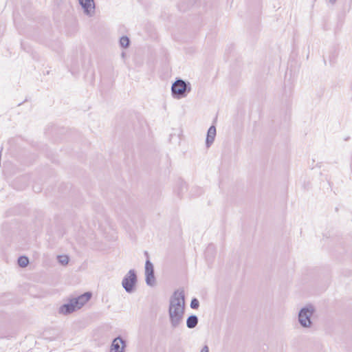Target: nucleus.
I'll list each match as a JSON object with an SVG mask.
<instances>
[{"instance_id": "nucleus-8", "label": "nucleus", "mask_w": 352, "mask_h": 352, "mask_svg": "<svg viewBox=\"0 0 352 352\" xmlns=\"http://www.w3.org/2000/svg\"><path fill=\"white\" fill-rule=\"evenodd\" d=\"M125 342L120 337L116 338L111 344L110 352H123Z\"/></svg>"}, {"instance_id": "nucleus-10", "label": "nucleus", "mask_w": 352, "mask_h": 352, "mask_svg": "<svg viewBox=\"0 0 352 352\" xmlns=\"http://www.w3.org/2000/svg\"><path fill=\"white\" fill-rule=\"evenodd\" d=\"M74 311L76 310L74 307V305L72 304L70 300L69 302L61 305L59 308V313L64 315L69 314L74 312Z\"/></svg>"}, {"instance_id": "nucleus-15", "label": "nucleus", "mask_w": 352, "mask_h": 352, "mask_svg": "<svg viewBox=\"0 0 352 352\" xmlns=\"http://www.w3.org/2000/svg\"><path fill=\"white\" fill-rule=\"evenodd\" d=\"M199 306V300L194 298L192 299L191 302H190V307L192 309H197Z\"/></svg>"}, {"instance_id": "nucleus-12", "label": "nucleus", "mask_w": 352, "mask_h": 352, "mask_svg": "<svg viewBox=\"0 0 352 352\" xmlns=\"http://www.w3.org/2000/svg\"><path fill=\"white\" fill-rule=\"evenodd\" d=\"M29 263L28 258L25 256H19L18 258V264L21 267H26Z\"/></svg>"}, {"instance_id": "nucleus-13", "label": "nucleus", "mask_w": 352, "mask_h": 352, "mask_svg": "<svg viewBox=\"0 0 352 352\" xmlns=\"http://www.w3.org/2000/svg\"><path fill=\"white\" fill-rule=\"evenodd\" d=\"M130 43L129 38L126 36H123L120 39V44L123 47H128Z\"/></svg>"}, {"instance_id": "nucleus-5", "label": "nucleus", "mask_w": 352, "mask_h": 352, "mask_svg": "<svg viewBox=\"0 0 352 352\" xmlns=\"http://www.w3.org/2000/svg\"><path fill=\"white\" fill-rule=\"evenodd\" d=\"M144 254L147 257V260L145 263V280L147 285L153 287L155 284V278L154 275V267L153 263L148 258V254L147 252H144Z\"/></svg>"}, {"instance_id": "nucleus-6", "label": "nucleus", "mask_w": 352, "mask_h": 352, "mask_svg": "<svg viewBox=\"0 0 352 352\" xmlns=\"http://www.w3.org/2000/svg\"><path fill=\"white\" fill-rule=\"evenodd\" d=\"M91 297L90 292H85L77 297L71 298L70 300L74 305L75 310L80 309L85 303H87Z\"/></svg>"}, {"instance_id": "nucleus-4", "label": "nucleus", "mask_w": 352, "mask_h": 352, "mask_svg": "<svg viewBox=\"0 0 352 352\" xmlns=\"http://www.w3.org/2000/svg\"><path fill=\"white\" fill-rule=\"evenodd\" d=\"M138 278L134 270H130L124 276L122 281V286L127 293H132L135 290Z\"/></svg>"}, {"instance_id": "nucleus-18", "label": "nucleus", "mask_w": 352, "mask_h": 352, "mask_svg": "<svg viewBox=\"0 0 352 352\" xmlns=\"http://www.w3.org/2000/svg\"><path fill=\"white\" fill-rule=\"evenodd\" d=\"M213 248V246L212 245H210L208 246V248H207V251H209L210 249H212Z\"/></svg>"}, {"instance_id": "nucleus-14", "label": "nucleus", "mask_w": 352, "mask_h": 352, "mask_svg": "<svg viewBox=\"0 0 352 352\" xmlns=\"http://www.w3.org/2000/svg\"><path fill=\"white\" fill-rule=\"evenodd\" d=\"M58 261L60 264L65 265L68 263L69 257L66 255H60L58 256Z\"/></svg>"}, {"instance_id": "nucleus-17", "label": "nucleus", "mask_w": 352, "mask_h": 352, "mask_svg": "<svg viewBox=\"0 0 352 352\" xmlns=\"http://www.w3.org/2000/svg\"><path fill=\"white\" fill-rule=\"evenodd\" d=\"M336 1L337 0H329V2L332 5L335 4Z\"/></svg>"}, {"instance_id": "nucleus-3", "label": "nucleus", "mask_w": 352, "mask_h": 352, "mask_svg": "<svg viewBox=\"0 0 352 352\" xmlns=\"http://www.w3.org/2000/svg\"><path fill=\"white\" fill-rule=\"evenodd\" d=\"M315 312V308L311 305H308L302 307L298 313V322L301 327L304 328H309L311 327L312 322L311 317Z\"/></svg>"}, {"instance_id": "nucleus-7", "label": "nucleus", "mask_w": 352, "mask_h": 352, "mask_svg": "<svg viewBox=\"0 0 352 352\" xmlns=\"http://www.w3.org/2000/svg\"><path fill=\"white\" fill-rule=\"evenodd\" d=\"M84 13L92 16L95 13V3L94 0H78Z\"/></svg>"}, {"instance_id": "nucleus-9", "label": "nucleus", "mask_w": 352, "mask_h": 352, "mask_svg": "<svg viewBox=\"0 0 352 352\" xmlns=\"http://www.w3.org/2000/svg\"><path fill=\"white\" fill-rule=\"evenodd\" d=\"M216 136V128L214 126H211L208 130L207 136L206 140V145L209 148L213 143Z\"/></svg>"}, {"instance_id": "nucleus-1", "label": "nucleus", "mask_w": 352, "mask_h": 352, "mask_svg": "<svg viewBox=\"0 0 352 352\" xmlns=\"http://www.w3.org/2000/svg\"><path fill=\"white\" fill-rule=\"evenodd\" d=\"M185 313V294L184 289L174 292L169 299L168 317L173 329L179 327L183 322Z\"/></svg>"}, {"instance_id": "nucleus-11", "label": "nucleus", "mask_w": 352, "mask_h": 352, "mask_svg": "<svg viewBox=\"0 0 352 352\" xmlns=\"http://www.w3.org/2000/svg\"><path fill=\"white\" fill-rule=\"evenodd\" d=\"M198 321V317L196 315H191L186 320V326L189 329H193L197 325Z\"/></svg>"}, {"instance_id": "nucleus-16", "label": "nucleus", "mask_w": 352, "mask_h": 352, "mask_svg": "<svg viewBox=\"0 0 352 352\" xmlns=\"http://www.w3.org/2000/svg\"><path fill=\"white\" fill-rule=\"evenodd\" d=\"M200 352H209V348L208 345H204Z\"/></svg>"}, {"instance_id": "nucleus-2", "label": "nucleus", "mask_w": 352, "mask_h": 352, "mask_svg": "<svg viewBox=\"0 0 352 352\" xmlns=\"http://www.w3.org/2000/svg\"><path fill=\"white\" fill-rule=\"evenodd\" d=\"M191 90L190 82L182 79L177 80L171 87L172 95L174 98L180 99L186 96Z\"/></svg>"}]
</instances>
